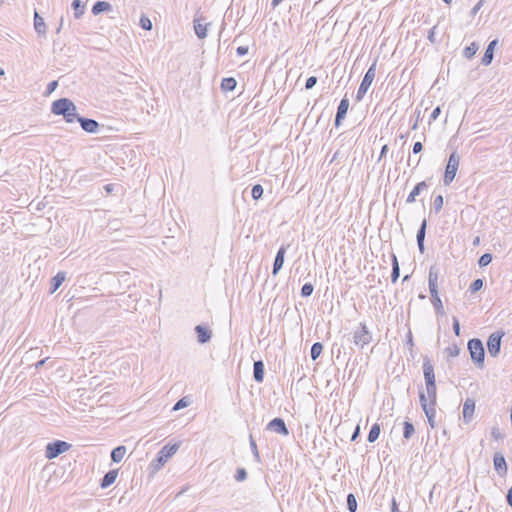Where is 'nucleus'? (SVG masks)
<instances>
[{
  "label": "nucleus",
  "instance_id": "58",
  "mask_svg": "<svg viewBox=\"0 0 512 512\" xmlns=\"http://www.w3.org/2000/svg\"><path fill=\"white\" fill-rule=\"evenodd\" d=\"M406 345L409 346L411 349L413 348L414 346V342H413V336H412V332L409 331L408 334H407V341H406Z\"/></svg>",
  "mask_w": 512,
  "mask_h": 512
},
{
  "label": "nucleus",
  "instance_id": "20",
  "mask_svg": "<svg viewBox=\"0 0 512 512\" xmlns=\"http://www.w3.org/2000/svg\"><path fill=\"white\" fill-rule=\"evenodd\" d=\"M426 228H427V221H426V219H423V221L417 231V234H416L417 245H418L419 251L421 253H424V251H425L424 241H425V235H426Z\"/></svg>",
  "mask_w": 512,
  "mask_h": 512
},
{
  "label": "nucleus",
  "instance_id": "26",
  "mask_svg": "<svg viewBox=\"0 0 512 512\" xmlns=\"http://www.w3.org/2000/svg\"><path fill=\"white\" fill-rule=\"evenodd\" d=\"M426 385V398L428 401V404L436 405L437 400V387L436 382L432 383H425Z\"/></svg>",
  "mask_w": 512,
  "mask_h": 512
},
{
  "label": "nucleus",
  "instance_id": "48",
  "mask_svg": "<svg viewBox=\"0 0 512 512\" xmlns=\"http://www.w3.org/2000/svg\"><path fill=\"white\" fill-rule=\"evenodd\" d=\"M491 436L494 440H502L504 438V434L500 431L498 427H493L491 429Z\"/></svg>",
  "mask_w": 512,
  "mask_h": 512
},
{
  "label": "nucleus",
  "instance_id": "35",
  "mask_svg": "<svg viewBox=\"0 0 512 512\" xmlns=\"http://www.w3.org/2000/svg\"><path fill=\"white\" fill-rule=\"evenodd\" d=\"M479 46L477 43L472 42L469 46L465 47L463 50V56L467 59H471L474 57L476 52L478 51Z\"/></svg>",
  "mask_w": 512,
  "mask_h": 512
},
{
  "label": "nucleus",
  "instance_id": "46",
  "mask_svg": "<svg viewBox=\"0 0 512 512\" xmlns=\"http://www.w3.org/2000/svg\"><path fill=\"white\" fill-rule=\"evenodd\" d=\"M140 25L141 27L144 29V30H151L152 29V22L151 20L142 15L141 18H140Z\"/></svg>",
  "mask_w": 512,
  "mask_h": 512
},
{
  "label": "nucleus",
  "instance_id": "54",
  "mask_svg": "<svg viewBox=\"0 0 512 512\" xmlns=\"http://www.w3.org/2000/svg\"><path fill=\"white\" fill-rule=\"evenodd\" d=\"M440 113H441V108H440V106H437V107L432 111V113H431V115H430V121H434V120H436V119L439 117Z\"/></svg>",
  "mask_w": 512,
  "mask_h": 512
},
{
  "label": "nucleus",
  "instance_id": "64",
  "mask_svg": "<svg viewBox=\"0 0 512 512\" xmlns=\"http://www.w3.org/2000/svg\"><path fill=\"white\" fill-rule=\"evenodd\" d=\"M104 189H105L108 193H110V192L112 191V185H111V184H107V185H105V186H104Z\"/></svg>",
  "mask_w": 512,
  "mask_h": 512
},
{
  "label": "nucleus",
  "instance_id": "40",
  "mask_svg": "<svg viewBox=\"0 0 512 512\" xmlns=\"http://www.w3.org/2000/svg\"><path fill=\"white\" fill-rule=\"evenodd\" d=\"M190 405V400L187 397H182L173 406V411H178Z\"/></svg>",
  "mask_w": 512,
  "mask_h": 512
},
{
  "label": "nucleus",
  "instance_id": "6",
  "mask_svg": "<svg viewBox=\"0 0 512 512\" xmlns=\"http://www.w3.org/2000/svg\"><path fill=\"white\" fill-rule=\"evenodd\" d=\"M70 448V443L62 440H55L46 445L45 457L49 460H52L61 455L62 453L68 451Z\"/></svg>",
  "mask_w": 512,
  "mask_h": 512
},
{
  "label": "nucleus",
  "instance_id": "24",
  "mask_svg": "<svg viewBox=\"0 0 512 512\" xmlns=\"http://www.w3.org/2000/svg\"><path fill=\"white\" fill-rule=\"evenodd\" d=\"M264 363L262 360L255 361L253 364V378L257 383L263 382L264 379Z\"/></svg>",
  "mask_w": 512,
  "mask_h": 512
},
{
  "label": "nucleus",
  "instance_id": "53",
  "mask_svg": "<svg viewBox=\"0 0 512 512\" xmlns=\"http://www.w3.org/2000/svg\"><path fill=\"white\" fill-rule=\"evenodd\" d=\"M453 331L456 336L460 335V323L456 317H453Z\"/></svg>",
  "mask_w": 512,
  "mask_h": 512
},
{
  "label": "nucleus",
  "instance_id": "3",
  "mask_svg": "<svg viewBox=\"0 0 512 512\" xmlns=\"http://www.w3.org/2000/svg\"><path fill=\"white\" fill-rule=\"evenodd\" d=\"M468 350L473 363L479 367H484L485 349L482 341L478 338H473L468 341Z\"/></svg>",
  "mask_w": 512,
  "mask_h": 512
},
{
  "label": "nucleus",
  "instance_id": "12",
  "mask_svg": "<svg viewBox=\"0 0 512 512\" xmlns=\"http://www.w3.org/2000/svg\"><path fill=\"white\" fill-rule=\"evenodd\" d=\"M348 109H349V99L345 95L341 99V101L338 105V108H337V112H336V116H335V120H334V125L336 128L340 127L342 120H344L346 117Z\"/></svg>",
  "mask_w": 512,
  "mask_h": 512
},
{
  "label": "nucleus",
  "instance_id": "31",
  "mask_svg": "<svg viewBox=\"0 0 512 512\" xmlns=\"http://www.w3.org/2000/svg\"><path fill=\"white\" fill-rule=\"evenodd\" d=\"M400 276V267L399 262L395 254H392V272H391V282L396 283Z\"/></svg>",
  "mask_w": 512,
  "mask_h": 512
},
{
  "label": "nucleus",
  "instance_id": "18",
  "mask_svg": "<svg viewBox=\"0 0 512 512\" xmlns=\"http://www.w3.org/2000/svg\"><path fill=\"white\" fill-rule=\"evenodd\" d=\"M195 332L197 334V341L200 344H205L211 340L212 337V331L203 325H197L195 327Z\"/></svg>",
  "mask_w": 512,
  "mask_h": 512
},
{
  "label": "nucleus",
  "instance_id": "1",
  "mask_svg": "<svg viewBox=\"0 0 512 512\" xmlns=\"http://www.w3.org/2000/svg\"><path fill=\"white\" fill-rule=\"evenodd\" d=\"M438 272L435 269L434 266H431L429 269V275H428V285H429V291L431 294V302L434 306L436 313L438 315L443 316L445 314L442 301L438 295Z\"/></svg>",
  "mask_w": 512,
  "mask_h": 512
},
{
  "label": "nucleus",
  "instance_id": "50",
  "mask_svg": "<svg viewBox=\"0 0 512 512\" xmlns=\"http://www.w3.org/2000/svg\"><path fill=\"white\" fill-rule=\"evenodd\" d=\"M446 351L449 356L456 357L459 355L460 349L456 345H453L451 347H447Z\"/></svg>",
  "mask_w": 512,
  "mask_h": 512
},
{
  "label": "nucleus",
  "instance_id": "41",
  "mask_svg": "<svg viewBox=\"0 0 512 512\" xmlns=\"http://www.w3.org/2000/svg\"><path fill=\"white\" fill-rule=\"evenodd\" d=\"M249 444L253 453V456L257 462H260V454L257 448V444L252 435L249 436Z\"/></svg>",
  "mask_w": 512,
  "mask_h": 512
},
{
  "label": "nucleus",
  "instance_id": "13",
  "mask_svg": "<svg viewBox=\"0 0 512 512\" xmlns=\"http://www.w3.org/2000/svg\"><path fill=\"white\" fill-rule=\"evenodd\" d=\"M81 128L87 133H97L100 128V124L91 118L82 117L78 119Z\"/></svg>",
  "mask_w": 512,
  "mask_h": 512
},
{
  "label": "nucleus",
  "instance_id": "33",
  "mask_svg": "<svg viewBox=\"0 0 512 512\" xmlns=\"http://www.w3.org/2000/svg\"><path fill=\"white\" fill-rule=\"evenodd\" d=\"M380 432H381L380 424L379 423L373 424L368 433L367 441L369 443H374L379 438Z\"/></svg>",
  "mask_w": 512,
  "mask_h": 512
},
{
  "label": "nucleus",
  "instance_id": "38",
  "mask_svg": "<svg viewBox=\"0 0 512 512\" xmlns=\"http://www.w3.org/2000/svg\"><path fill=\"white\" fill-rule=\"evenodd\" d=\"M484 285V281L481 278L475 279L469 286V291L471 293H476L482 289Z\"/></svg>",
  "mask_w": 512,
  "mask_h": 512
},
{
  "label": "nucleus",
  "instance_id": "60",
  "mask_svg": "<svg viewBox=\"0 0 512 512\" xmlns=\"http://www.w3.org/2000/svg\"><path fill=\"white\" fill-rule=\"evenodd\" d=\"M388 149L389 148H388L387 144L382 146L381 152H380V156H379V160H381L386 155V153L388 152Z\"/></svg>",
  "mask_w": 512,
  "mask_h": 512
},
{
  "label": "nucleus",
  "instance_id": "61",
  "mask_svg": "<svg viewBox=\"0 0 512 512\" xmlns=\"http://www.w3.org/2000/svg\"><path fill=\"white\" fill-rule=\"evenodd\" d=\"M359 434H360V427L358 425V426H356V428L352 434L351 441H355L356 438L359 436Z\"/></svg>",
  "mask_w": 512,
  "mask_h": 512
},
{
  "label": "nucleus",
  "instance_id": "57",
  "mask_svg": "<svg viewBox=\"0 0 512 512\" xmlns=\"http://www.w3.org/2000/svg\"><path fill=\"white\" fill-rule=\"evenodd\" d=\"M484 0L478 1V3L472 8L471 15H476L483 6Z\"/></svg>",
  "mask_w": 512,
  "mask_h": 512
},
{
  "label": "nucleus",
  "instance_id": "47",
  "mask_svg": "<svg viewBox=\"0 0 512 512\" xmlns=\"http://www.w3.org/2000/svg\"><path fill=\"white\" fill-rule=\"evenodd\" d=\"M247 478V471L244 468H238L235 474V479L238 482H242Z\"/></svg>",
  "mask_w": 512,
  "mask_h": 512
},
{
  "label": "nucleus",
  "instance_id": "44",
  "mask_svg": "<svg viewBox=\"0 0 512 512\" xmlns=\"http://www.w3.org/2000/svg\"><path fill=\"white\" fill-rule=\"evenodd\" d=\"M443 202H444V199H443L442 195H438L434 198L433 208H434L435 213H438L442 209Z\"/></svg>",
  "mask_w": 512,
  "mask_h": 512
},
{
  "label": "nucleus",
  "instance_id": "17",
  "mask_svg": "<svg viewBox=\"0 0 512 512\" xmlns=\"http://www.w3.org/2000/svg\"><path fill=\"white\" fill-rule=\"evenodd\" d=\"M205 18H203L202 16L200 17H195L194 18V31H195V34L197 35V37L199 39H204L207 37V27L210 25V23H202V21H204Z\"/></svg>",
  "mask_w": 512,
  "mask_h": 512
},
{
  "label": "nucleus",
  "instance_id": "30",
  "mask_svg": "<svg viewBox=\"0 0 512 512\" xmlns=\"http://www.w3.org/2000/svg\"><path fill=\"white\" fill-rule=\"evenodd\" d=\"M71 7L74 11V18H81L85 12V4H83L81 0H73Z\"/></svg>",
  "mask_w": 512,
  "mask_h": 512
},
{
  "label": "nucleus",
  "instance_id": "19",
  "mask_svg": "<svg viewBox=\"0 0 512 512\" xmlns=\"http://www.w3.org/2000/svg\"><path fill=\"white\" fill-rule=\"evenodd\" d=\"M428 189V184L426 181H421L415 185L413 190L410 192L408 197L406 198V203L411 204L416 201V197L419 196L423 191Z\"/></svg>",
  "mask_w": 512,
  "mask_h": 512
},
{
  "label": "nucleus",
  "instance_id": "59",
  "mask_svg": "<svg viewBox=\"0 0 512 512\" xmlns=\"http://www.w3.org/2000/svg\"><path fill=\"white\" fill-rule=\"evenodd\" d=\"M391 512H400L399 508H398V504H397V501L395 498L392 499V503H391Z\"/></svg>",
  "mask_w": 512,
  "mask_h": 512
},
{
  "label": "nucleus",
  "instance_id": "32",
  "mask_svg": "<svg viewBox=\"0 0 512 512\" xmlns=\"http://www.w3.org/2000/svg\"><path fill=\"white\" fill-rule=\"evenodd\" d=\"M237 81L233 77L223 78L221 81V89L226 92L233 91L236 88Z\"/></svg>",
  "mask_w": 512,
  "mask_h": 512
},
{
  "label": "nucleus",
  "instance_id": "14",
  "mask_svg": "<svg viewBox=\"0 0 512 512\" xmlns=\"http://www.w3.org/2000/svg\"><path fill=\"white\" fill-rule=\"evenodd\" d=\"M286 249H287V247L282 245L276 253L274 263H273V268H272V274L274 276L277 275L283 267Z\"/></svg>",
  "mask_w": 512,
  "mask_h": 512
},
{
  "label": "nucleus",
  "instance_id": "9",
  "mask_svg": "<svg viewBox=\"0 0 512 512\" xmlns=\"http://www.w3.org/2000/svg\"><path fill=\"white\" fill-rule=\"evenodd\" d=\"M419 401H420L421 408L427 417L429 426L431 427V429H434L436 427V421H435V416H436L435 406L436 405L428 404L426 394L423 391L419 392Z\"/></svg>",
  "mask_w": 512,
  "mask_h": 512
},
{
  "label": "nucleus",
  "instance_id": "4",
  "mask_svg": "<svg viewBox=\"0 0 512 512\" xmlns=\"http://www.w3.org/2000/svg\"><path fill=\"white\" fill-rule=\"evenodd\" d=\"M376 65H377V60H375L372 65L368 68V70L366 71L361 83H360V86L357 90V93H356V101H361L365 94L367 93L368 89L370 88L374 78H375V74H376Z\"/></svg>",
  "mask_w": 512,
  "mask_h": 512
},
{
  "label": "nucleus",
  "instance_id": "43",
  "mask_svg": "<svg viewBox=\"0 0 512 512\" xmlns=\"http://www.w3.org/2000/svg\"><path fill=\"white\" fill-rule=\"evenodd\" d=\"M314 291V286L311 283H305L301 288V296L302 297H309L312 295Z\"/></svg>",
  "mask_w": 512,
  "mask_h": 512
},
{
  "label": "nucleus",
  "instance_id": "16",
  "mask_svg": "<svg viewBox=\"0 0 512 512\" xmlns=\"http://www.w3.org/2000/svg\"><path fill=\"white\" fill-rule=\"evenodd\" d=\"M475 411V401L467 398L463 403V421L467 424L472 421Z\"/></svg>",
  "mask_w": 512,
  "mask_h": 512
},
{
  "label": "nucleus",
  "instance_id": "37",
  "mask_svg": "<svg viewBox=\"0 0 512 512\" xmlns=\"http://www.w3.org/2000/svg\"><path fill=\"white\" fill-rule=\"evenodd\" d=\"M357 507L358 505L355 495L353 493H349L347 495V509L349 512H356Z\"/></svg>",
  "mask_w": 512,
  "mask_h": 512
},
{
  "label": "nucleus",
  "instance_id": "5",
  "mask_svg": "<svg viewBox=\"0 0 512 512\" xmlns=\"http://www.w3.org/2000/svg\"><path fill=\"white\" fill-rule=\"evenodd\" d=\"M76 105L69 98H60L55 100L51 105V112L57 116H67L70 112L75 111Z\"/></svg>",
  "mask_w": 512,
  "mask_h": 512
},
{
  "label": "nucleus",
  "instance_id": "27",
  "mask_svg": "<svg viewBox=\"0 0 512 512\" xmlns=\"http://www.w3.org/2000/svg\"><path fill=\"white\" fill-rule=\"evenodd\" d=\"M112 10V5L106 1H97L92 7V13L99 15L102 12H109Z\"/></svg>",
  "mask_w": 512,
  "mask_h": 512
},
{
  "label": "nucleus",
  "instance_id": "55",
  "mask_svg": "<svg viewBox=\"0 0 512 512\" xmlns=\"http://www.w3.org/2000/svg\"><path fill=\"white\" fill-rule=\"evenodd\" d=\"M422 149H423V145H422V143H421V142H419V141H417V142H415V143H414V145H413L412 152H413L414 154H418V153H420V152L422 151Z\"/></svg>",
  "mask_w": 512,
  "mask_h": 512
},
{
  "label": "nucleus",
  "instance_id": "45",
  "mask_svg": "<svg viewBox=\"0 0 512 512\" xmlns=\"http://www.w3.org/2000/svg\"><path fill=\"white\" fill-rule=\"evenodd\" d=\"M63 118L67 123H74L75 121L78 122V119L81 118V116L77 113L76 108L75 111L70 112L69 115L64 116Z\"/></svg>",
  "mask_w": 512,
  "mask_h": 512
},
{
  "label": "nucleus",
  "instance_id": "63",
  "mask_svg": "<svg viewBox=\"0 0 512 512\" xmlns=\"http://www.w3.org/2000/svg\"><path fill=\"white\" fill-rule=\"evenodd\" d=\"M282 2V0H272L271 2V6L273 8L277 7L280 3Z\"/></svg>",
  "mask_w": 512,
  "mask_h": 512
},
{
  "label": "nucleus",
  "instance_id": "62",
  "mask_svg": "<svg viewBox=\"0 0 512 512\" xmlns=\"http://www.w3.org/2000/svg\"><path fill=\"white\" fill-rule=\"evenodd\" d=\"M419 116H420V111H418V113H417V117H416L415 122H414V123H412V129H413V130L417 129V127H418V120H419Z\"/></svg>",
  "mask_w": 512,
  "mask_h": 512
},
{
  "label": "nucleus",
  "instance_id": "11",
  "mask_svg": "<svg viewBox=\"0 0 512 512\" xmlns=\"http://www.w3.org/2000/svg\"><path fill=\"white\" fill-rule=\"evenodd\" d=\"M266 429L269 431H273L283 436L289 435V430L285 424V421L282 418L276 417L272 419L266 426Z\"/></svg>",
  "mask_w": 512,
  "mask_h": 512
},
{
  "label": "nucleus",
  "instance_id": "42",
  "mask_svg": "<svg viewBox=\"0 0 512 512\" xmlns=\"http://www.w3.org/2000/svg\"><path fill=\"white\" fill-rule=\"evenodd\" d=\"M491 261H492V255L490 253H485L479 258L478 265H479V267L483 268V267L488 266L491 263Z\"/></svg>",
  "mask_w": 512,
  "mask_h": 512
},
{
  "label": "nucleus",
  "instance_id": "10",
  "mask_svg": "<svg viewBox=\"0 0 512 512\" xmlns=\"http://www.w3.org/2000/svg\"><path fill=\"white\" fill-rule=\"evenodd\" d=\"M505 335L503 331L492 333L487 340V349L491 357H497L501 349V340Z\"/></svg>",
  "mask_w": 512,
  "mask_h": 512
},
{
  "label": "nucleus",
  "instance_id": "15",
  "mask_svg": "<svg viewBox=\"0 0 512 512\" xmlns=\"http://www.w3.org/2000/svg\"><path fill=\"white\" fill-rule=\"evenodd\" d=\"M423 374H424L425 383L436 382L434 367H433L432 362L428 356H425L423 358Z\"/></svg>",
  "mask_w": 512,
  "mask_h": 512
},
{
  "label": "nucleus",
  "instance_id": "56",
  "mask_svg": "<svg viewBox=\"0 0 512 512\" xmlns=\"http://www.w3.org/2000/svg\"><path fill=\"white\" fill-rule=\"evenodd\" d=\"M236 53L238 56H245L248 53V47L247 46H239L236 49Z\"/></svg>",
  "mask_w": 512,
  "mask_h": 512
},
{
  "label": "nucleus",
  "instance_id": "7",
  "mask_svg": "<svg viewBox=\"0 0 512 512\" xmlns=\"http://www.w3.org/2000/svg\"><path fill=\"white\" fill-rule=\"evenodd\" d=\"M459 162H460V157L457 154V152H455V151L452 152L449 156V159H448V162L446 165V169H445L444 178H443L445 185H449L454 180L457 170H458V167H459Z\"/></svg>",
  "mask_w": 512,
  "mask_h": 512
},
{
  "label": "nucleus",
  "instance_id": "36",
  "mask_svg": "<svg viewBox=\"0 0 512 512\" xmlns=\"http://www.w3.org/2000/svg\"><path fill=\"white\" fill-rule=\"evenodd\" d=\"M323 351V345L320 343V342H315L312 347H311V351H310V356H311V359L313 361H315L319 356L320 354L322 353Z\"/></svg>",
  "mask_w": 512,
  "mask_h": 512
},
{
  "label": "nucleus",
  "instance_id": "28",
  "mask_svg": "<svg viewBox=\"0 0 512 512\" xmlns=\"http://www.w3.org/2000/svg\"><path fill=\"white\" fill-rule=\"evenodd\" d=\"M66 274L65 272H58L52 279H51V288L50 293H54L65 281Z\"/></svg>",
  "mask_w": 512,
  "mask_h": 512
},
{
  "label": "nucleus",
  "instance_id": "29",
  "mask_svg": "<svg viewBox=\"0 0 512 512\" xmlns=\"http://www.w3.org/2000/svg\"><path fill=\"white\" fill-rule=\"evenodd\" d=\"M126 453V447L125 446H117L114 448L111 452V459L115 463H119L122 461Z\"/></svg>",
  "mask_w": 512,
  "mask_h": 512
},
{
  "label": "nucleus",
  "instance_id": "34",
  "mask_svg": "<svg viewBox=\"0 0 512 512\" xmlns=\"http://www.w3.org/2000/svg\"><path fill=\"white\" fill-rule=\"evenodd\" d=\"M415 433V427L412 422L410 421H404L403 423V438L405 440L411 439V437Z\"/></svg>",
  "mask_w": 512,
  "mask_h": 512
},
{
  "label": "nucleus",
  "instance_id": "39",
  "mask_svg": "<svg viewBox=\"0 0 512 512\" xmlns=\"http://www.w3.org/2000/svg\"><path fill=\"white\" fill-rule=\"evenodd\" d=\"M263 187L260 184H256L252 187L251 196L254 200H259L263 196Z\"/></svg>",
  "mask_w": 512,
  "mask_h": 512
},
{
  "label": "nucleus",
  "instance_id": "49",
  "mask_svg": "<svg viewBox=\"0 0 512 512\" xmlns=\"http://www.w3.org/2000/svg\"><path fill=\"white\" fill-rule=\"evenodd\" d=\"M317 83V77L315 76H310L308 77V79L306 80V83H305V88L307 90H310L312 89Z\"/></svg>",
  "mask_w": 512,
  "mask_h": 512
},
{
  "label": "nucleus",
  "instance_id": "25",
  "mask_svg": "<svg viewBox=\"0 0 512 512\" xmlns=\"http://www.w3.org/2000/svg\"><path fill=\"white\" fill-rule=\"evenodd\" d=\"M117 476H118L117 469L109 470L101 479V482H100L101 488H103V489L108 488L110 485H112L115 482Z\"/></svg>",
  "mask_w": 512,
  "mask_h": 512
},
{
  "label": "nucleus",
  "instance_id": "23",
  "mask_svg": "<svg viewBox=\"0 0 512 512\" xmlns=\"http://www.w3.org/2000/svg\"><path fill=\"white\" fill-rule=\"evenodd\" d=\"M493 463L495 470L499 473H506L507 472V464L504 456L501 453H495L493 457Z\"/></svg>",
  "mask_w": 512,
  "mask_h": 512
},
{
  "label": "nucleus",
  "instance_id": "8",
  "mask_svg": "<svg viewBox=\"0 0 512 512\" xmlns=\"http://www.w3.org/2000/svg\"><path fill=\"white\" fill-rule=\"evenodd\" d=\"M353 341L361 349L372 341V334L364 322H361L358 329L354 332Z\"/></svg>",
  "mask_w": 512,
  "mask_h": 512
},
{
  "label": "nucleus",
  "instance_id": "21",
  "mask_svg": "<svg viewBox=\"0 0 512 512\" xmlns=\"http://www.w3.org/2000/svg\"><path fill=\"white\" fill-rule=\"evenodd\" d=\"M498 41L495 39L493 41H491L485 52H484V55L481 59V63L485 66H488L491 64L492 60H493V56H494V49H495V46L497 45Z\"/></svg>",
  "mask_w": 512,
  "mask_h": 512
},
{
  "label": "nucleus",
  "instance_id": "52",
  "mask_svg": "<svg viewBox=\"0 0 512 512\" xmlns=\"http://www.w3.org/2000/svg\"><path fill=\"white\" fill-rule=\"evenodd\" d=\"M436 28H437V26H433L429 30V32H428L427 38H428L429 42L432 43V44L437 43V40H436V37H435V30H436Z\"/></svg>",
  "mask_w": 512,
  "mask_h": 512
},
{
  "label": "nucleus",
  "instance_id": "51",
  "mask_svg": "<svg viewBox=\"0 0 512 512\" xmlns=\"http://www.w3.org/2000/svg\"><path fill=\"white\" fill-rule=\"evenodd\" d=\"M58 87V81L54 80L48 83L46 88V95H50Z\"/></svg>",
  "mask_w": 512,
  "mask_h": 512
},
{
  "label": "nucleus",
  "instance_id": "2",
  "mask_svg": "<svg viewBox=\"0 0 512 512\" xmlns=\"http://www.w3.org/2000/svg\"><path fill=\"white\" fill-rule=\"evenodd\" d=\"M180 444H167L161 448L156 458L151 462L150 466L153 471L160 470L164 464L172 457L179 449Z\"/></svg>",
  "mask_w": 512,
  "mask_h": 512
},
{
  "label": "nucleus",
  "instance_id": "22",
  "mask_svg": "<svg viewBox=\"0 0 512 512\" xmlns=\"http://www.w3.org/2000/svg\"><path fill=\"white\" fill-rule=\"evenodd\" d=\"M34 29L39 36L46 35V23L36 10L34 12Z\"/></svg>",
  "mask_w": 512,
  "mask_h": 512
}]
</instances>
